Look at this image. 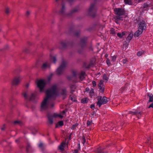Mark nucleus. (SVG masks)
Instances as JSON below:
<instances>
[{
    "label": "nucleus",
    "instance_id": "nucleus-1",
    "mask_svg": "<svg viewBox=\"0 0 153 153\" xmlns=\"http://www.w3.org/2000/svg\"><path fill=\"white\" fill-rule=\"evenodd\" d=\"M56 90L57 87L56 85L53 86L50 89L47 90L46 91V97L44 99L41 103V109L45 110L48 108V100L51 99L53 95L56 94Z\"/></svg>",
    "mask_w": 153,
    "mask_h": 153
},
{
    "label": "nucleus",
    "instance_id": "nucleus-2",
    "mask_svg": "<svg viewBox=\"0 0 153 153\" xmlns=\"http://www.w3.org/2000/svg\"><path fill=\"white\" fill-rule=\"evenodd\" d=\"M88 39V37L86 36H84L80 39L78 44L81 48L77 50V52L79 54H82L83 51L87 48L90 50L93 51L94 49L91 43L89 45L87 46Z\"/></svg>",
    "mask_w": 153,
    "mask_h": 153
},
{
    "label": "nucleus",
    "instance_id": "nucleus-3",
    "mask_svg": "<svg viewBox=\"0 0 153 153\" xmlns=\"http://www.w3.org/2000/svg\"><path fill=\"white\" fill-rule=\"evenodd\" d=\"M97 9L95 3L91 4L88 10V14L92 18H94L96 16Z\"/></svg>",
    "mask_w": 153,
    "mask_h": 153
},
{
    "label": "nucleus",
    "instance_id": "nucleus-4",
    "mask_svg": "<svg viewBox=\"0 0 153 153\" xmlns=\"http://www.w3.org/2000/svg\"><path fill=\"white\" fill-rule=\"evenodd\" d=\"M67 64V62L66 61L64 60L62 61L61 65L56 70V74L58 75L59 76L62 74L64 70L66 67Z\"/></svg>",
    "mask_w": 153,
    "mask_h": 153
},
{
    "label": "nucleus",
    "instance_id": "nucleus-5",
    "mask_svg": "<svg viewBox=\"0 0 153 153\" xmlns=\"http://www.w3.org/2000/svg\"><path fill=\"white\" fill-rule=\"evenodd\" d=\"M46 85V83L45 81L43 79L39 80L37 83V87L39 88L40 92H43L45 86Z\"/></svg>",
    "mask_w": 153,
    "mask_h": 153
},
{
    "label": "nucleus",
    "instance_id": "nucleus-6",
    "mask_svg": "<svg viewBox=\"0 0 153 153\" xmlns=\"http://www.w3.org/2000/svg\"><path fill=\"white\" fill-rule=\"evenodd\" d=\"M107 97L105 96L102 98V96H99L98 97V101L97 102V105L100 107L101 105L107 103L108 102V100L106 99Z\"/></svg>",
    "mask_w": 153,
    "mask_h": 153
},
{
    "label": "nucleus",
    "instance_id": "nucleus-7",
    "mask_svg": "<svg viewBox=\"0 0 153 153\" xmlns=\"http://www.w3.org/2000/svg\"><path fill=\"white\" fill-rule=\"evenodd\" d=\"M115 14L118 16H122L125 14V11L124 9L116 8L114 9Z\"/></svg>",
    "mask_w": 153,
    "mask_h": 153
},
{
    "label": "nucleus",
    "instance_id": "nucleus-8",
    "mask_svg": "<svg viewBox=\"0 0 153 153\" xmlns=\"http://www.w3.org/2000/svg\"><path fill=\"white\" fill-rule=\"evenodd\" d=\"M143 113L137 109H136L134 110V111H129L128 114H131L132 115L136 116L138 119H140L141 117V115Z\"/></svg>",
    "mask_w": 153,
    "mask_h": 153
},
{
    "label": "nucleus",
    "instance_id": "nucleus-9",
    "mask_svg": "<svg viewBox=\"0 0 153 153\" xmlns=\"http://www.w3.org/2000/svg\"><path fill=\"white\" fill-rule=\"evenodd\" d=\"M22 94L23 96L25 99L28 100L29 99V100L30 101L34 100L35 99L36 97V94L34 93H32L29 98L27 94V92L22 93Z\"/></svg>",
    "mask_w": 153,
    "mask_h": 153
},
{
    "label": "nucleus",
    "instance_id": "nucleus-10",
    "mask_svg": "<svg viewBox=\"0 0 153 153\" xmlns=\"http://www.w3.org/2000/svg\"><path fill=\"white\" fill-rule=\"evenodd\" d=\"M61 44L63 48H65L68 45L72 46L74 45V42L73 41H65V42L62 41Z\"/></svg>",
    "mask_w": 153,
    "mask_h": 153
},
{
    "label": "nucleus",
    "instance_id": "nucleus-11",
    "mask_svg": "<svg viewBox=\"0 0 153 153\" xmlns=\"http://www.w3.org/2000/svg\"><path fill=\"white\" fill-rule=\"evenodd\" d=\"M139 26L138 29L143 32V30H145V29L146 28V24L144 21L142 20L140 22Z\"/></svg>",
    "mask_w": 153,
    "mask_h": 153
},
{
    "label": "nucleus",
    "instance_id": "nucleus-12",
    "mask_svg": "<svg viewBox=\"0 0 153 153\" xmlns=\"http://www.w3.org/2000/svg\"><path fill=\"white\" fill-rule=\"evenodd\" d=\"M20 80L21 79L19 77H15L12 82V85L15 86H18L19 84Z\"/></svg>",
    "mask_w": 153,
    "mask_h": 153
},
{
    "label": "nucleus",
    "instance_id": "nucleus-13",
    "mask_svg": "<svg viewBox=\"0 0 153 153\" xmlns=\"http://www.w3.org/2000/svg\"><path fill=\"white\" fill-rule=\"evenodd\" d=\"M96 153H108V151L105 148L100 147L96 149L95 151Z\"/></svg>",
    "mask_w": 153,
    "mask_h": 153
},
{
    "label": "nucleus",
    "instance_id": "nucleus-14",
    "mask_svg": "<svg viewBox=\"0 0 153 153\" xmlns=\"http://www.w3.org/2000/svg\"><path fill=\"white\" fill-rule=\"evenodd\" d=\"M103 85V82L102 80L100 81V82L98 85V88L100 89V92L103 93L105 88H102V86Z\"/></svg>",
    "mask_w": 153,
    "mask_h": 153
},
{
    "label": "nucleus",
    "instance_id": "nucleus-15",
    "mask_svg": "<svg viewBox=\"0 0 153 153\" xmlns=\"http://www.w3.org/2000/svg\"><path fill=\"white\" fill-rule=\"evenodd\" d=\"M47 117L48 119V122L50 125H52L53 123V115L51 114H47Z\"/></svg>",
    "mask_w": 153,
    "mask_h": 153
},
{
    "label": "nucleus",
    "instance_id": "nucleus-16",
    "mask_svg": "<svg viewBox=\"0 0 153 153\" xmlns=\"http://www.w3.org/2000/svg\"><path fill=\"white\" fill-rule=\"evenodd\" d=\"M66 139H65V141L62 142L58 146L59 149L62 152H63L64 150L65 146L66 144Z\"/></svg>",
    "mask_w": 153,
    "mask_h": 153
},
{
    "label": "nucleus",
    "instance_id": "nucleus-17",
    "mask_svg": "<svg viewBox=\"0 0 153 153\" xmlns=\"http://www.w3.org/2000/svg\"><path fill=\"white\" fill-rule=\"evenodd\" d=\"M26 151L27 152H33L32 147L29 143H27L26 147Z\"/></svg>",
    "mask_w": 153,
    "mask_h": 153
},
{
    "label": "nucleus",
    "instance_id": "nucleus-18",
    "mask_svg": "<svg viewBox=\"0 0 153 153\" xmlns=\"http://www.w3.org/2000/svg\"><path fill=\"white\" fill-rule=\"evenodd\" d=\"M133 31H131V33L128 35L126 40L128 42H129L130 40L133 37Z\"/></svg>",
    "mask_w": 153,
    "mask_h": 153
},
{
    "label": "nucleus",
    "instance_id": "nucleus-19",
    "mask_svg": "<svg viewBox=\"0 0 153 153\" xmlns=\"http://www.w3.org/2000/svg\"><path fill=\"white\" fill-rule=\"evenodd\" d=\"M143 32L141 31L138 29V30L136 31L134 33V36L135 37H138Z\"/></svg>",
    "mask_w": 153,
    "mask_h": 153
},
{
    "label": "nucleus",
    "instance_id": "nucleus-20",
    "mask_svg": "<svg viewBox=\"0 0 153 153\" xmlns=\"http://www.w3.org/2000/svg\"><path fill=\"white\" fill-rule=\"evenodd\" d=\"M78 11V10L76 9H74L71 10L70 13H68L66 14L68 16H71L74 13L77 12Z\"/></svg>",
    "mask_w": 153,
    "mask_h": 153
},
{
    "label": "nucleus",
    "instance_id": "nucleus-21",
    "mask_svg": "<svg viewBox=\"0 0 153 153\" xmlns=\"http://www.w3.org/2000/svg\"><path fill=\"white\" fill-rule=\"evenodd\" d=\"M147 96L149 97V100L148 102H153V95L150 93H147Z\"/></svg>",
    "mask_w": 153,
    "mask_h": 153
},
{
    "label": "nucleus",
    "instance_id": "nucleus-22",
    "mask_svg": "<svg viewBox=\"0 0 153 153\" xmlns=\"http://www.w3.org/2000/svg\"><path fill=\"white\" fill-rule=\"evenodd\" d=\"M50 67V65L47 62H45L44 63L42 66V69H45Z\"/></svg>",
    "mask_w": 153,
    "mask_h": 153
},
{
    "label": "nucleus",
    "instance_id": "nucleus-23",
    "mask_svg": "<svg viewBox=\"0 0 153 153\" xmlns=\"http://www.w3.org/2000/svg\"><path fill=\"white\" fill-rule=\"evenodd\" d=\"M64 125L63 121L62 120L59 121L56 125V128H57L58 126H62Z\"/></svg>",
    "mask_w": 153,
    "mask_h": 153
},
{
    "label": "nucleus",
    "instance_id": "nucleus-24",
    "mask_svg": "<svg viewBox=\"0 0 153 153\" xmlns=\"http://www.w3.org/2000/svg\"><path fill=\"white\" fill-rule=\"evenodd\" d=\"M65 10V7L64 4H63L62 5V8L60 11V13L61 15H63L64 14Z\"/></svg>",
    "mask_w": 153,
    "mask_h": 153
},
{
    "label": "nucleus",
    "instance_id": "nucleus-25",
    "mask_svg": "<svg viewBox=\"0 0 153 153\" xmlns=\"http://www.w3.org/2000/svg\"><path fill=\"white\" fill-rule=\"evenodd\" d=\"M88 99L87 98H84L82 99L81 101L82 103L85 104L87 103L88 102Z\"/></svg>",
    "mask_w": 153,
    "mask_h": 153
},
{
    "label": "nucleus",
    "instance_id": "nucleus-26",
    "mask_svg": "<svg viewBox=\"0 0 153 153\" xmlns=\"http://www.w3.org/2000/svg\"><path fill=\"white\" fill-rule=\"evenodd\" d=\"M85 74L86 73L85 72L82 71L81 72L79 76V79H81V80H82V77H84V76L85 75Z\"/></svg>",
    "mask_w": 153,
    "mask_h": 153
},
{
    "label": "nucleus",
    "instance_id": "nucleus-27",
    "mask_svg": "<svg viewBox=\"0 0 153 153\" xmlns=\"http://www.w3.org/2000/svg\"><path fill=\"white\" fill-rule=\"evenodd\" d=\"M81 30H79L78 31H76L74 32V36L77 37H79V35L81 33Z\"/></svg>",
    "mask_w": 153,
    "mask_h": 153
},
{
    "label": "nucleus",
    "instance_id": "nucleus-28",
    "mask_svg": "<svg viewBox=\"0 0 153 153\" xmlns=\"http://www.w3.org/2000/svg\"><path fill=\"white\" fill-rule=\"evenodd\" d=\"M67 91L66 89H62V90L61 94L62 95L66 96L67 95Z\"/></svg>",
    "mask_w": 153,
    "mask_h": 153
},
{
    "label": "nucleus",
    "instance_id": "nucleus-29",
    "mask_svg": "<svg viewBox=\"0 0 153 153\" xmlns=\"http://www.w3.org/2000/svg\"><path fill=\"white\" fill-rule=\"evenodd\" d=\"M89 95L90 97H91L94 95V89L93 88H91V90L89 92Z\"/></svg>",
    "mask_w": 153,
    "mask_h": 153
},
{
    "label": "nucleus",
    "instance_id": "nucleus-30",
    "mask_svg": "<svg viewBox=\"0 0 153 153\" xmlns=\"http://www.w3.org/2000/svg\"><path fill=\"white\" fill-rule=\"evenodd\" d=\"M124 1L126 4L129 5H132V2L131 0H124Z\"/></svg>",
    "mask_w": 153,
    "mask_h": 153
},
{
    "label": "nucleus",
    "instance_id": "nucleus-31",
    "mask_svg": "<svg viewBox=\"0 0 153 153\" xmlns=\"http://www.w3.org/2000/svg\"><path fill=\"white\" fill-rule=\"evenodd\" d=\"M127 87L126 86V85L125 84V85L123 87H122L120 89V92L122 93L126 89Z\"/></svg>",
    "mask_w": 153,
    "mask_h": 153
},
{
    "label": "nucleus",
    "instance_id": "nucleus-32",
    "mask_svg": "<svg viewBox=\"0 0 153 153\" xmlns=\"http://www.w3.org/2000/svg\"><path fill=\"white\" fill-rule=\"evenodd\" d=\"M51 59H52L53 62L54 63H55L56 61V58L55 56H53L52 57V58H51V56L50 55Z\"/></svg>",
    "mask_w": 153,
    "mask_h": 153
},
{
    "label": "nucleus",
    "instance_id": "nucleus-33",
    "mask_svg": "<svg viewBox=\"0 0 153 153\" xmlns=\"http://www.w3.org/2000/svg\"><path fill=\"white\" fill-rule=\"evenodd\" d=\"M71 73L73 74V76L74 77H76V71L74 70H72L71 71Z\"/></svg>",
    "mask_w": 153,
    "mask_h": 153
},
{
    "label": "nucleus",
    "instance_id": "nucleus-34",
    "mask_svg": "<svg viewBox=\"0 0 153 153\" xmlns=\"http://www.w3.org/2000/svg\"><path fill=\"white\" fill-rule=\"evenodd\" d=\"M13 123V124L15 125L17 124H20L22 123V122L20 121L16 120L14 121Z\"/></svg>",
    "mask_w": 153,
    "mask_h": 153
},
{
    "label": "nucleus",
    "instance_id": "nucleus-35",
    "mask_svg": "<svg viewBox=\"0 0 153 153\" xmlns=\"http://www.w3.org/2000/svg\"><path fill=\"white\" fill-rule=\"evenodd\" d=\"M82 144L84 145L85 144V141H86V139L85 138V136H84V135L82 136Z\"/></svg>",
    "mask_w": 153,
    "mask_h": 153
},
{
    "label": "nucleus",
    "instance_id": "nucleus-36",
    "mask_svg": "<svg viewBox=\"0 0 153 153\" xmlns=\"http://www.w3.org/2000/svg\"><path fill=\"white\" fill-rule=\"evenodd\" d=\"M78 124L77 123H76L75 124L72 125L71 129L74 130L75 129V128L78 126Z\"/></svg>",
    "mask_w": 153,
    "mask_h": 153
},
{
    "label": "nucleus",
    "instance_id": "nucleus-37",
    "mask_svg": "<svg viewBox=\"0 0 153 153\" xmlns=\"http://www.w3.org/2000/svg\"><path fill=\"white\" fill-rule=\"evenodd\" d=\"M71 95H70V97L71 98L70 99L71 101H72L73 102H75L77 101L76 100V98H75V97H71Z\"/></svg>",
    "mask_w": 153,
    "mask_h": 153
},
{
    "label": "nucleus",
    "instance_id": "nucleus-38",
    "mask_svg": "<svg viewBox=\"0 0 153 153\" xmlns=\"http://www.w3.org/2000/svg\"><path fill=\"white\" fill-rule=\"evenodd\" d=\"M110 34H115V30L113 28H112L110 30Z\"/></svg>",
    "mask_w": 153,
    "mask_h": 153
},
{
    "label": "nucleus",
    "instance_id": "nucleus-39",
    "mask_svg": "<svg viewBox=\"0 0 153 153\" xmlns=\"http://www.w3.org/2000/svg\"><path fill=\"white\" fill-rule=\"evenodd\" d=\"M102 79L103 80H108V78L107 77L106 74H104L103 76Z\"/></svg>",
    "mask_w": 153,
    "mask_h": 153
},
{
    "label": "nucleus",
    "instance_id": "nucleus-40",
    "mask_svg": "<svg viewBox=\"0 0 153 153\" xmlns=\"http://www.w3.org/2000/svg\"><path fill=\"white\" fill-rule=\"evenodd\" d=\"M124 43L123 44L124 46L125 47H127L128 45V44L129 42H128L126 40L124 42Z\"/></svg>",
    "mask_w": 153,
    "mask_h": 153
},
{
    "label": "nucleus",
    "instance_id": "nucleus-41",
    "mask_svg": "<svg viewBox=\"0 0 153 153\" xmlns=\"http://www.w3.org/2000/svg\"><path fill=\"white\" fill-rule=\"evenodd\" d=\"M106 62L107 64V65H108V66H110L111 65V62H110V61L109 59H107V60L106 61Z\"/></svg>",
    "mask_w": 153,
    "mask_h": 153
},
{
    "label": "nucleus",
    "instance_id": "nucleus-42",
    "mask_svg": "<svg viewBox=\"0 0 153 153\" xmlns=\"http://www.w3.org/2000/svg\"><path fill=\"white\" fill-rule=\"evenodd\" d=\"M73 28L72 27H70L69 29L68 33H71L73 30Z\"/></svg>",
    "mask_w": 153,
    "mask_h": 153
},
{
    "label": "nucleus",
    "instance_id": "nucleus-43",
    "mask_svg": "<svg viewBox=\"0 0 153 153\" xmlns=\"http://www.w3.org/2000/svg\"><path fill=\"white\" fill-rule=\"evenodd\" d=\"M92 123V122L91 121L88 120L87 122V125L88 126L91 125Z\"/></svg>",
    "mask_w": 153,
    "mask_h": 153
},
{
    "label": "nucleus",
    "instance_id": "nucleus-44",
    "mask_svg": "<svg viewBox=\"0 0 153 153\" xmlns=\"http://www.w3.org/2000/svg\"><path fill=\"white\" fill-rule=\"evenodd\" d=\"M39 147L42 149H43V144L42 143H40L39 144Z\"/></svg>",
    "mask_w": 153,
    "mask_h": 153
},
{
    "label": "nucleus",
    "instance_id": "nucleus-45",
    "mask_svg": "<svg viewBox=\"0 0 153 153\" xmlns=\"http://www.w3.org/2000/svg\"><path fill=\"white\" fill-rule=\"evenodd\" d=\"M117 58V56H114L112 58V61L113 62L115 61Z\"/></svg>",
    "mask_w": 153,
    "mask_h": 153
},
{
    "label": "nucleus",
    "instance_id": "nucleus-46",
    "mask_svg": "<svg viewBox=\"0 0 153 153\" xmlns=\"http://www.w3.org/2000/svg\"><path fill=\"white\" fill-rule=\"evenodd\" d=\"M117 35L119 37V38H122L123 37L121 33H117Z\"/></svg>",
    "mask_w": 153,
    "mask_h": 153
},
{
    "label": "nucleus",
    "instance_id": "nucleus-47",
    "mask_svg": "<svg viewBox=\"0 0 153 153\" xmlns=\"http://www.w3.org/2000/svg\"><path fill=\"white\" fill-rule=\"evenodd\" d=\"M143 53L142 52L139 51L137 53V55L138 56H140Z\"/></svg>",
    "mask_w": 153,
    "mask_h": 153
},
{
    "label": "nucleus",
    "instance_id": "nucleus-48",
    "mask_svg": "<svg viewBox=\"0 0 153 153\" xmlns=\"http://www.w3.org/2000/svg\"><path fill=\"white\" fill-rule=\"evenodd\" d=\"M120 16H116L115 18V19H117L120 20L121 18H123L122 17Z\"/></svg>",
    "mask_w": 153,
    "mask_h": 153
},
{
    "label": "nucleus",
    "instance_id": "nucleus-49",
    "mask_svg": "<svg viewBox=\"0 0 153 153\" xmlns=\"http://www.w3.org/2000/svg\"><path fill=\"white\" fill-rule=\"evenodd\" d=\"M33 131H32V133L34 134H35L37 132V130L35 128H33Z\"/></svg>",
    "mask_w": 153,
    "mask_h": 153
},
{
    "label": "nucleus",
    "instance_id": "nucleus-50",
    "mask_svg": "<svg viewBox=\"0 0 153 153\" xmlns=\"http://www.w3.org/2000/svg\"><path fill=\"white\" fill-rule=\"evenodd\" d=\"M128 61V60H127V59L126 58H125V59H123L122 61V62L123 64H125L126 63V62Z\"/></svg>",
    "mask_w": 153,
    "mask_h": 153
},
{
    "label": "nucleus",
    "instance_id": "nucleus-51",
    "mask_svg": "<svg viewBox=\"0 0 153 153\" xmlns=\"http://www.w3.org/2000/svg\"><path fill=\"white\" fill-rule=\"evenodd\" d=\"M148 7V4L147 3H145L143 4V8Z\"/></svg>",
    "mask_w": 153,
    "mask_h": 153
},
{
    "label": "nucleus",
    "instance_id": "nucleus-52",
    "mask_svg": "<svg viewBox=\"0 0 153 153\" xmlns=\"http://www.w3.org/2000/svg\"><path fill=\"white\" fill-rule=\"evenodd\" d=\"M95 105L94 104H91L90 105V108L93 110L95 108Z\"/></svg>",
    "mask_w": 153,
    "mask_h": 153
},
{
    "label": "nucleus",
    "instance_id": "nucleus-53",
    "mask_svg": "<svg viewBox=\"0 0 153 153\" xmlns=\"http://www.w3.org/2000/svg\"><path fill=\"white\" fill-rule=\"evenodd\" d=\"M9 10L8 8H7L5 10V13H6L8 14L9 13Z\"/></svg>",
    "mask_w": 153,
    "mask_h": 153
},
{
    "label": "nucleus",
    "instance_id": "nucleus-54",
    "mask_svg": "<svg viewBox=\"0 0 153 153\" xmlns=\"http://www.w3.org/2000/svg\"><path fill=\"white\" fill-rule=\"evenodd\" d=\"M92 84H93V86L94 87H95L96 85V83L95 81H93L92 82Z\"/></svg>",
    "mask_w": 153,
    "mask_h": 153
},
{
    "label": "nucleus",
    "instance_id": "nucleus-55",
    "mask_svg": "<svg viewBox=\"0 0 153 153\" xmlns=\"http://www.w3.org/2000/svg\"><path fill=\"white\" fill-rule=\"evenodd\" d=\"M66 77L68 80H71L72 79V77L70 76H67Z\"/></svg>",
    "mask_w": 153,
    "mask_h": 153
},
{
    "label": "nucleus",
    "instance_id": "nucleus-56",
    "mask_svg": "<svg viewBox=\"0 0 153 153\" xmlns=\"http://www.w3.org/2000/svg\"><path fill=\"white\" fill-rule=\"evenodd\" d=\"M58 114L54 113L53 115V117L54 118L58 117Z\"/></svg>",
    "mask_w": 153,
    "mask_h": 153
},
{
    "label": "nucleus",
    "instance_id": "nucleus-57",
    "mask_svg": "<svg viewBox=\"0 0 153 153\" xmlns=\"http://www.w3.org/2000/svg\"><path fill=\"white\" fill-rule=\"evenodd\" d=\"M24 51L26 53H28L29 52V50L28 49L26 48L25 49Z\"/></svg>",
    "mask_w": 153,
    "mask_h": 153
},
{
    "label": "nucleus",
    "instance_id": "nucleus-58",
    "mask_svg": "<svg viewBox=\"0 0 153 153\" xmlns=\"http://www.w3.org/2000/svg\"><path fill=\"white\" fill-rule=\"evenodd\" d=\"M126 33H127V32H125V31H123L122 32L121 34H122V36H124L125 35H126Z\"/></svg>",
    "mask_w": 153,
    "mask_h": 153
},
{
    "label": "nucleus",
    "instance_id": "nucleus-59",
    "mask_svg": "<svg viewBox=\"0 0 153 153\" xmlns=\"http://www.w3.org/2000/svg\"><path fill=\"white\" fill-rule=\"evenodd\" d=\"M153 108V102L151 103L148 107V108Z\"/></svg>",
    "mask_w": 153,
    "mask_h": 153
},
{
    "label": "nucleus",
    "instance_id": "nucleus-60",
    "mask_svg": "<svg viewBox=\"0 0 153 153\" xmlns=\"http://www.w3.org/2000/svg\"><path fill=\"white\" fill-rule=\"evenodd\" d=\"M72 133H71L70 135L68 136V141H70L71 139V137Z\"/></svg>",
    "mask_w": 153,
    "mask_h": 153
},
{
    "label": "nucleus",
    "instance_id": "nucleus-61",
    "mask_svg": "<svg viewBox=\"0 0 153 153\" xmlns=\"http://www.w3.org/2000/svg\"><path fill=\"white\" fill-rule=\"evenodd\" d=\"M30 14V12L29 11H27L26 13V16H28Z\"/></svg>",
    "mask_w": 153,
    "mask_h": 153
},
{
    "label": "nucleus",
    "instance_id": "nucleus-62",
    "mask_svg": "<svg viewBox=\"0 0 153 153\" xmlns=\"http://www.w3.org/2000/svg\"><path fill=\"white\" fill-rule=\"evenodd\" d=\"M136 1H137L138 3L143 1V0H134Z\"/></svg>",
    "mask_w": 153,
    "mask_h": 153
},
{
    "label": "nucleus",
    "instance_id": "nucleus-63",
    "mask_svg": "<svg viewBox=\"0 0 153 153\" xmlns=\"http://www.w3.org/2000/svg\"><path fill=\"white\" fill-rule=\"evenodd\" d=\"M85 91L87 92H88L90 91V89L88 87H86L85 89Z\"/></svg>",
    "mask_w": 153,
    "mask_h": 153
},
{
    "label": "nucleus",
    "instance_id": "nucleus-64",
    "mask_svg": "<svg viewBox=\"0 0 153 153\" xmlns=\"http://www.w3.org/2000/svg\"><path fill=\"white\" fill-rule=\"evenodd\" d=\"M78 150L77 149H75L74 150V152L73 153H78Z\"/></svg>",
    "mask_w": 153,
    "mask_h": 153
}]
</instances>
